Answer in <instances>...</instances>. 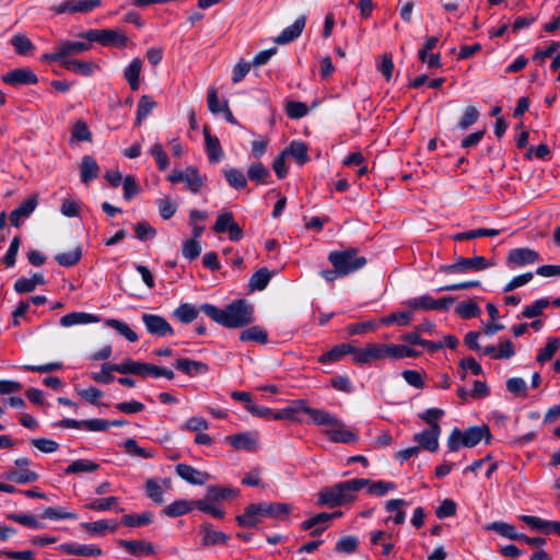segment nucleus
Returning a JSON list of instances; mask_svg holds the SVG:
<instances>
[{"label": "nucleus", "instance_id": "nucleus-28", "mask_svg": "<svg viewBox=\"0 0 560 560\" xmlns=\"http://www.w3.org/2000/svg\"><path fill=\"white\" fill-rule=\"evenodd\" d=\"M257 504L260 511V515H262V517L279 518L281 516L288 515L292 511V506L287 503L259 502Z\"/></svg>", "mask_w": 560, "mask_h": 560}, {"label": "nucleus", "instance_id": "nucleus-22", "mask_svg": "<svg viewBox=\"0 0 560 560\" xmlns=\"http://www.w3.org/2000/svg\"><path fill=\"white\" fill-rule=\"evenodd\" d=\"M262 515H260V511L257 503H252L245 508V511L243 514L237 515L235 517V521L238 526L244 528H255L258 527L260 524V518Z\"/></svg>", "mask_w": 560, "mask_h": 560}, {"label": "nucleus", "instance_id": "nucleus-59", "mask_svg": "<svg viewBox=\"0 0 560 560\" xmlns=\"http://www.w3.org/2000/svg\"><path fill=\"white\" fill-rule=\"evenodd\" d=\"M81 256V248L77 247L73 250L56 255L55 259L62 267H72L79 262Z\"/></svg>", "mask_w": 560, "mask_h": 560}, {"label": "nucleus", "instance_id": "nucleus-30", "mask_svg": "<svg viewBox=\"0 0 560 560\" xmlns=\"http://www.w3.org/2000/svg\"><path fill=\"white\" fill-rule=\"evenodd\" d=\"M174 365L177 370L189 376L205 374L209 371L208 364L189 359H178Z\"/></svg>", "mask_w": 560, "mask_h": 560}, {"label": "nucleus", "instance_id": "nucleus-7", "mask_svg": "<svg viewBox=\"0 0 560 560\" xmlns=\"http://www.w3.org/2000/svg\"><path fill=\"white\" fill-rule=\"evenodd\" d=\"M80 38L85 40L96 42L102 46H116L119 48H124L127 46L128 37L118 30L113 28H104V30H89L79 34Z\"/></svg>", "mask_w": 560, "mask_h": 560}, {"label": "nucleus", "instance_id": "nucleus-41", "mask_svg": "<svg viewBox=\"0 0 560 560\" xmlns=\"http://www.w3.org/2000/svg\"><path fill=\"white\" fill-rule=\"evenodd\" d=\"M240 340L244 342L254 341L266 345L268 342V332L260 326H250L241 332Z\"/></svg>", "mask_w": 560, "mask_h": 560}, {"label": "nucleus", "instance_id": "nucleus-19", "mask_svg": "<svg viewBox=\"0 0 560 560\" xmlns=\"http://www.w3.org/2000/svg\"><path fill=\"white\" fill-rule=\"evenodd\" d=\"M58 49L61 56V63H63V60L71 59V56L81 55L84 51H88L91 49L92 44L91 42H74V40H62L58 44Z\"/></svg>", "mask_w": 560, "mask_h": 560}, {"label": "nucleus", "instance_id": "nucleus-50", "mask_svg": "<svg viewBox=\"0 0 560 560\" xmlns=\"http://www.w3.org/2000/svg\"><path fill=\"white\" fill-rule=\"evenodd\" d=\"M115 366H120V363H104L100 372L91 373V378L100 384H110L115 380L113 372H117Z\"/></svg>", "mask_w": 560, "mask_h": 560}, {"label": "nucleus", "instance_id": "nucleus-60", "mask_svg": "<svg viewBox=\"0 0 560 560\" xmlns=\"http://www.w3.org/2000/svg\"><path fill=\"white\" fill-rule=\"evenodd\" d=\"M71 138L77 141H91L92 133L89 129L88 124L84 120H78L74 122L71 129Z\"/></svg>", "mask_w": 560, "mask_h": 560}, {"label": "nucleus", "instance_id": "nucleus-14", "mask_svg": "<svg viewBox=\"0 0 560 560\" xmlns=\"http://www.w3.org/2000/svg\"><path fill=\"white\" fill-rule=\"evenodd\" d=\"M441 434V427L434 425L433 428H428L422 432L416 433L413 435V441L418 443L419 450H427L429 452L435 453L439 450V436Z\"/></svg>", "mask_w": 560, "mask_h": 560}, {"label": "nucleus", "instance_id": "nucleus-52", "mask_svg": "<svg viewBox=\"0 0 560 560\" xmlns=\"http://www.w3.org/2000/svg\"><path fill=\"white\" fill-rule=\"evenodd\" d=\"M307 150L308 148L304 142L292 141L283 152H285V155H292L300 165H303L308 161Z\"/></svg>", "mask_w": 560, "mask_h": 560}, {"label": "nucleus", "instance_id": "nucleus-63", "mask_svg": "<svg viewBox=\"0 0 560 560\" xmlns=\"http://www.w3.org/2000/svg\"><path fill=\"white\" fill-rule=\"evenodd\" d=\"M136 237L140 241H148L156 235V230L147 221H140L133 226Z\"/></svg>", "mask_w": 560, "mask_h": 560}, {"label": "nucleus", "instance_id": "nucleus-53", "mask_svg": "<svg viewBox=\"0 0 560 560\" xmlns=\"http://www.w3.org/2000/svg\"><path fill=\"white\" fill-rule=\"evenodd\" d=\"M408 503L402 499H392L388 500L385 504V509L387 512H395V516L393 521L397 525H401L405 523L406 514L402 511V506H406Z\"/></svg>", "mask_w": 560, "mask_h": 560}, {"label": "nucleus", "instance_id": "nucleus-18", "mask_svg": "<svg viewBox=\"0 0 560 560\" xmlns=\"http://www.w3.org/2000/svg\"><path fill=\"white\" fill-rule=\"evenodd\" d=\"M59 550L67 555L80 556V557H100L103 555V550L94 545H80L75 542L61 544L58 547Z\"/></svg>", "mask_w": 560, "mask_h": 560}, {"label": "nucleus", "instance_id": "nucleus-10", "mask_svg": "<svg viewBox=\"0 0 560 560\" xmlns=\"http://www.w3.org/2000/svg\"><path fill=\"white\" fill-rule=\"evenodd\" d=\"M353 361L359 364H368L386 358V343H370L365 348L353 347Z\"/></svg>", "mask_w": 560, "mask_h": 560}, {"label": "nucleus", "instance_id": "nucleus-20", "mask_svg": "<svg viewBox=\"0 0 560 560\" xmlns=\"http://www.w3.org/2000/svg\"><path fill=\"white\" fill-rule=\"evenodd\" d=\"M306 24V16H299L293 24L285 27L276 38L275 42L280 45L289 44L296 39L303 32Z\"/></svg>", "mask_w": 560, "mask_h": 560}, {"label": "nucleus", "instance_id": "nucleus-27", "mask_svg": "<svg viewBox=\"0 0 560 560\" xmlns=\"http://www.w3.org/2000/svg\"><path fill=\"white\" fill-rule=\"evenodd\" d=\"M206 151L211 163H218L223 158V150L219 139L212 136L208 127L203 128Z\"/></svg>", "mask_w": 560, "mask_h": 560}, {"label": "nucleus", "instance_id": "nucleus-46", "mask_svg": "<svg viewBox=\"0 0 560 560\" xmlns=\"http://www.w3.org/2000/svg\"><path fill=\"white\" fill-rule=\"evenodd\" d=\"M100 465L89 459H77L72 462L66 469V475H74L82 472H94L98 470Z\"/></svg>", "mask_w": 560, "mask_h": 560}, {"label": "nucleus", "instance_id": "nucleus-55", "mask_svg": "<svg viewBox=\"0 0 560 560\" xmlns=\"http://www.w3.org/2000/svg\"><path fill=\"white\" fill-rule=\"evenodd\" d=\"M11 45L20 56H26L35 48L34 44L23 34H16L11 38Z\"/></svg>", "mask_w": 560, "mask_h": 560}, {"label": "nucleus", "instance_id": "nucleus-4", "mask_svg": "<svg viewBox=\"0 0 560 560\" xmlns=\"http://www.w3.org/2000/svg\"><path fill=\"white\" fill-rule=\"evenodd\" d=\"M328 261L332 267L338 268L345 277L362 269L368 262L364 256L359 255V249L355 247L331 250L328 254Z\"/></svg>", "mask_w": 560, "mask_h": 560}, {"label": "nucleus", "instance_id": "nucleus-56", "mask_svg": "<svg viewBox=\"0 0 560 560\" xmlns=\"http://www.w3.org/2000/svg\"><path fill=\"white\" fill-rule=\"evenodd\" d=\"M560 347V339L557 337H551L548 339L547 345L539 350L536 360L539 363H545L552 359L555 353L558 351Z\"/></svg>", "mask_w": 560, "mask_h": 560}, {"label": "nucleus", "instance_id": "nucleus-38", "mask_svg": "<svg viewBox=\"0 0 560 560\" xmlns=\"http://www.w3.org/2000/svg\"><path fill=\"white\" fill-rule=\"evenodd\" d=\"M342 513L340 511H337V512H334V513H327V512H322L319 514H316L315 516L311 517V518H307L305 521L302 522L301 524V528L303 530H310L316 526H324L326 525V527L328 526V523L336 518V517H339Z\"/></svg>", "mask_w": 560, "mask_h": 560}, {"label": "nucleus", "instance_id": "nucleus-21", "mask_svg": "<svg viewBox=\"0 0 560 560\" xmlns=\"http://www.w3.org/2000/svg\"><path fill=\"white\" fill-rule=\"evenodd\" d=\"M538 260H540L539 254L530 248H514L508 256V262L515 266H525Z\"/></svg>", "mask_w": 560, "mask_h": 560}, {"label": "nucleus", "instance_id": "nucleus-24", "mask_svg": "<svg viewBox=\"0 0 560 560\" xmlns=\"http://www.w3.org/2000/svg\"><path fill=\"white\" fill-rule=\"evenodd\" d=\"M119 546L136 557H145L153 555L154 547L151 542L144 540H119Z\"/></svg>", "mask_w": 560, "mask_h": 560}, {"label": "nucleus", "instance_id": "nucleus-23", "mask_svg": "<svg viewBox=\"0 0 560 560\" xmlns=\"http://www.w3.org/2000/svg\"><path fill=\"white\" fill-rule=\"evenodd\" d=\"M100 175V166L91 155H84L80 165V179L83 184H90Z\"/></svg>", "mask_w": 560, "mask_h": 560}, {"label": "nucleus", "instance_id": "nucleus-42", "mask_svg": "<svg viewBox=\"0 0 560 560\" xmlns=\"http://www.w3.org/2000/svg\"><path fill=\"white\" fill-rule=\"evenodd\" d=\"M222 172H223V175H224L228 184L232 188H234L236 190H241L247 186V178L241 170L230 167V168L223 170Z\"/></svg>", "mask_w": 560, "mask_h": 560}, {"label": "nucleus", "instance_id": "nucleus-15", "mask_svg": "<svg viewBox=\"0 0 560 560\" xmlns=\"http://www.w3.org/2000/svg\"><path fill=\"white\" fill-rule=\"evenodd\" d=\"M225 442L231 444L236 450L255 452L258 446V434L255 432L232 434L225 438Z\"/></svg>", "mask_w": 560, "mask_h": 560}, {"label": "nucleus", "instance_id": "nucleus-3", "mask_svg": "<svg viewBox=\"0 0 560 560\" xmlns=\"http://www.w3.org/2000/svg\"><path fill=\"white\" fill-rule=\"evenodd\" d=\"M491 439L492 434L486 424L469 427L465 431L455 428L448 435L447 447L451 452H457L460 446L475 447L482 440L489 444Z\"/></svg>", "mask_w": 560, "mask_h": 560}, {"label": "nucleus", "instance_id": "nucleus-58", "mask_svg": "<svg viewBox=\"0 0 560 560\" xmlns=\"http://www.w3.org/2000/svg\"><path fill=\"white\" fill-rule=\"evenodd\" d=\"M456 313L465 319H470L477 317L481 313V311L475 301L468 300L460 302L456 306Z\"/></svg>", "mask_w": 560, "mask_h": 560}, {"label": "nucleus", "instance_id": "nucleus-51", "mask_svg": "<svg viewBox=\"0 0 560 560\" xmlns=\"http://www.w3.org/2000/svg\"><path fill=\"white\" fill-rule=\"evenodd\" d=\"M153 522L152 512H143L142 514H126L121 518V523L127 527H140L149 525Z\"/></svg>", "mask_w": 560, "mask_h": 560}, {"label": "nucleus", "instance_id": "nucleus-61", "mask_svg": "<svg viewBox=\"0 0 560 560\" xmlns=\"http://www.w3.org/2000/svg\"><path fill=\"white\" fill-rule=\"evenodd\" d=\"M359 540L354 536H343L337 542L335 550L339 553H353L357 551Z\"/></svg>", "mask_w": 560, "mask_h": 560}, {"label": "nucleus", "instance_id": "nucleus-36", "mask_svg": "<svg viewBox=\"0 0 560 560\" xmlns=\"http://www.w3.org/2000/svg\"><path fill=\"white\" fill-rule=\"evenodd\" d=\"M353 346L349 343H340L335 346L331 350L323 353L318 361L320 363H330L341 360L346 354H352Z\"/></svg>", "mask_w": 560, "mask_h": 560}, {"label": "nucleus", "instance_id": "nucleus-44", "mask_svg": "<svg viewBox=\"0 0 560 560\" xmlns=\"http://www.w3.org/2000/svg\"><path fill=\"white\" fill-rule=\"evenodd\" d=\"M271 277H272V275L268 270V268H266V267L260 268L250 277V279L248 281L249 289L252 291L264 290L268 285Z\"/></svg>", "mask_w": 560, "mask_h": 560}, {"label": "nucleus", "instance_id": "nucleus-13", "mask_svg": "<svg viewBox=\"0 0 560 560\" xmlns=\"http://www.w3.org/2000/svg\"><path fill=\"white\" fill-rule=\"evenodd\" d=\"M1 80L12 86L33 85L38 82L35 72L30 68H16L1 77Z\"/></svg>", "mask_w": 560, "mask_h": 560}, {"label": "nucleus", "instance_id": "nucleus-43", "mask_svg": "<svg viewBox=\"0 0 560 560\" xmlns=\"http://www.w3.org/2000/svg\"><path fill=\"white\" fill-rule=\"evenodd\" d=\"M194 506H195L194 503H191L187 500L180 499V500H176V501L172 502L171 504H168L163 510V514L168 517H178V516L189 513Z\"/></svg>", "mask_w": 560, "mask_h": 560}, {"label": "nucleus", "instance_id": "nucleus-8", "mask_svg": "<svg viewBox=\"0 0 560 560\" xmlns=\"http://www.w3.org/2000/svg\"><path fill=\"white\" fill-rule=\"evenodd\" d=\"M167 179L173 184L184 182L186 188L192 194L200 192L206 182V177L201 176L195 166H188L185 171H173Z\"/></svg>", "mask_w": 560, "mask_h": 560}, {"label": "nucleus", "instance_id": "nucleus-5", "mask_svg": "<svg viewBox=\"0 0 560 560\" xmlns=\"http://www.w3.org/2000/svg\"><path fill=\"white\" fill-rule=\"evenodd\" d=\"M317 425L326 427L324 434L328 436L332 443L352 444L359 440L358 432L348 429L346 423L326 411Z\"/></svg>", "mask_w": 560, "mask_h": 560}, {"label": "nucleus", "instance_id": "nucleus-12", "mask_svg": "<svg viewBox=\"0 0 560 560\" xmlns=\"http://www.w3.org/2000/svg\"><path fill=\"white\" fill-rule=\"evenodd\" d=\"M102 0H66L58 5H55L52 10L57 14L63 13H88L93 11L95 8L101 7Z\"/></svg>", "mask_w": 560, "mask_h": 560}, {"label": "nucleus", "instance_id": "nucleus-54", "mask_svg": "<svg viewBox=\"0 0 560 560\" xmlns=\"http://www.w3.org/2000/svg\"><path fill=\"white\" fill-rule=\"evenodd\" d=\"M106 326L117 330L119 335L125 337L130 342L138 341V335L124 322L115 318H109L105 322Z\"/></svg>", "mask_w": 560, "mask_h": 560}, {"label": "nucleus", "instance_id": "nucleus-34", "mask_svg": "<svg viewBox=\"0 0 560 560\" xmlns=\"http://www.w3.org/2000/svg\"><path fill=\"white\" fill-rule=\"evenodd\" d=\"M67 70L73 71L78 74L89 77L92 75L97 66L93 61H85L79 59H67L61 63Z\"/></svg>", "mask_w": 560, "mask_h": 560}, {"label": "nucleus", "instance_id": "nucleus-45", "mask_svg": "<svg viewBox=\"0 0 560 560\" xmlns=\"http://www.w3.org/2000/svg\"><path fill=\"white\" fill-rule=\"evenodd\" d=\"M248 178L257 184H268L270 178L269 170L262 163H253L247 170Z\"/></svg>", "mask_w": 560, "mask_h": 560}, {"label": "nucleus", "instance_id": "nucleus-2", "mask_svg": "<svg viewBox=\"0 0 560 560\" xmlns=\"http://www.w3.org/2000/svg\"><path fill=\"white\" fill-rule=\"evenodd\" d=\"M369 483V479H351L338 482L330 487H324L318 492L317 504L337 508L352 502L357 492Z\"/></svg>", "mask_w": 560, "mask_h": 560}, {"label": "nucleus", "instance_id": "nucleus-64", "mask_svg": "<svg viewBox=\"0 0 560 560\" xmlns=\"http://www.w3.org/2000/svg\"><path fill=\"white\" fill-rule=\"evenodd\" d=\"M479 112L475 106H468L465 108L464 115L459 119L457 127L460 130H466L472 126L479 118Z\"/></svg>", "mask_w": 560, "mask_h": 560}, {"label": "nucleus", "instance_id": "nucleus-9", "mask_svg": "<svg viewBox=\"0 0 560 560\" xmlns=\"http://www.w3.org/2000/svg\"><path fill=\"white\" fill-rule=\"evenodd\" d=\"M213 232L215 233H225L229 232V238L232 242H237L243 238L244 233L243 229L238 223L234 221V215L232 212H224L217 218L215 223L212 226Z\"/></svg>", "mask_w": 560, "mask_h": 560}, {"label": "nucleus", "instance_id": "nucleus-1", "mask_svg": "<svg viewBox=\"0 0 560 560\" xmlns=\"http://www.w3.org/2000/svg\"><path fill=\"white\" fill-rule=\"evenodd\" d=\"M200 311L226 328L245 327L254 322V307L245 300H236L224 310L212 304H202Z\"/></svg>", "mask_w": 560, "mask_h": 560}, {"label": "nucleus", "instance_id": "nucleus-40", "mask_svg": "<svg viewBox=\"0 0 560 560\" xmlns=\"http://www.w3.org/2000/svg\"><path fill=\"white\" fill-rule=\"evenodd\" d=\"M80 527L90 535L104 536L107 532L114 533L117 528V525H110L108 521L100 520L96 522L81 523Z\"/></svg>", "mask_w": 560, "mask_h": 560}, {"label": "nucleus", "instance_id": "nucleus-35", "mask_svg": "<svg viewBox=\"0 0 560 560\" xmlns=\"http://www.w3.org/2000/svg\"><path fill=\"white\" fill-rule=\"evenodd\" d=\"M487 530H493L502 537L509 538L511 540L521 541L523 538L522 533H517L515 526L508 524L505 522H493L486 526Z\"/></svg>", "mask_w": 560, "mask_h": 560}, {"label": "nucleus", "instance_id": "nucleus-6", "mask_svg": "<svg viewBox=\"0 0 560 560\" xmlns=\"http://www.w3.org/2000/svg\"><path fill=\"white\" fill-rule=\"evenodd\" d=\"M120 374H133L141 377H166L167 380L174 378V372L170 369L161 368L151 363H144L127 359L120 363V366H115Z\"/></svg>", "mask_w": 560, "mask_h": 560}, {"label": "nucleus", "instance_id": "nucleus-62", "mask_svg": "<svg viewBox=\"0 0 560 560\" xmlns=\"http://www.w3.org/2000/svg\"><path fill=\"white\" fill-rule=\"evenodd\" d=\"M366 486L369 487L368 492L370 494L378 495V497H383L388 491L396 489V485L394 482L384 481V480H378V481L369 480V483Z\"/></svg>", "mask_w": 560, "mask_h": 560}, {"label": "nucleus", "instance_id": "nucleus-57", "mask_svg": "<svg viewBox=\"0 0 560 560\" xmlns=\"http://www.w3.org/2000/svg\"><path fill=\"white\" fill-rule=\"evenodd\" d=\"M147 495L156 504H163V488L155 479H147L144 483Z\"/></svg>", "mask_w": 560, "mask_h": 560}, {"label": "nucleus", "instance_id": "nucleus-11", "mask_svg": "<svg viewBox=\"0 0 560 560\" xmlns=\"http://www.w3.org/2000/svg\"><path fill=\"white\" fill-rule=\"evenodd\" d=\"M141 319L150 335L156 337L173 336L174 329L170 323L162 316L155 314H143Z\"/></svg>", "mask_w": 560, "mask_h": 560}, {"label": "nucleus", "instance_id": "nucleus-31", "mask_svg": "<svg viewBox=\"0 0 560 560\" xmlns=\"http://www.w3.org/2000/svg\"><path fill=\"white\" fill-rule=\"evenodd\" d=\"M142 65L143 62L140 58H135L124 70V77L127 80L131 91L133 92L138 91L140 88V73Z\"/></svg>", "mask_w": 560, "mask_h": 560}, {"label": "nucleus", "instance_id": "nucleus-17", "mask_svg": "<svg viewBox=\"0 0 560 560\" xmlns=\"http://www.w3.org/2000/svg\"><path fill=\"white\" fill-rule=\"evenodd\" d=\"M202 534L201 545L203 547H211L217 545H226L230 536L223 532L215 530L211 523H203L200 527Z\"/></svg>", "mask_w": 560, "mask_h": 560}, {"label": "nucleus", "instance_id": "nucleus-37", "mask_svg": "<svg viewBox=\"0 0 560 560\" xmlns=\"http://www.w3.org/2000/svg\"><path fill=\"white\" fill-rule=\"evenodd\" d=\"M421 352L407 345H392L386 343V358L402 359V358H418Z\"/></svg>", "mask_w": 560, "mask_h": 560}, {"label": "nucleus", "instance_id": "nucleus-25", "mask_svg": "<svg viewBox=\"0 0 560 560\" xmlns=\"http://www.w3.org/2000/svg\"><path fill=\"white\" fill-rule=\"evenodd\" d=\"M393 534L385 530H373L370 534V540L372 546H381L382 555L385 557H389L393 555L394 544L392 541Z\"/></svg>", "mask_w": 560, "mask_h": 560}, {"label": "nucleus", "instance_id": "nucleus-29", "mask_svg": "<svg viewBox=\"0 0 560 560\" xmlns=\"http://www.w3.org/2000/svg\"><path fill=\"white\" fill-rule=\"evenodd\" d=\"M289 407L290 409H292V415L294 418L296 413L304 412L311 417L312 421L316 425L318 424V422H320V419L323 418V416H325L326 412V410L324 409L310 407L307 401L304 399L294 400L289 405Z\"/></svg>", "mask_w": 560, "mask_h": 560}, {"label": "nucleus", "instance_id": "nucleus-16", "mask_svg": "<svg viewBox=\"0 0 560 560\" xmlns=\"http://www.w3.org/2000/svg\"><path fill=\"white\" fill-rule=\"evenodd\" d=\"M175 471L182 479L191 485H205L210 478L208 472L200 471L188 464L176 465Z\"/></svg>", "mask_w": 560, "mask_h": 560}, {"label": "nucleus", "instance_id": "nucleus-48", "mask_svg": "<svg viewBox=\"0 0 560 560\" xmlns=\"http://www.w3.org/2000/svg\"><path fill=\"white\" fill-rule=\"evenodd\" d=\"M155 107L156 102L150 95H142L138 102L136 125L139 126Z\"/></svg>", "mask_w": 560, "mask_h": 560}, {"label": "nucleus", "instance_id": "nucleus-39", "mask_svg": "<svg viewBox=\"0 0 560 560\" xmlns=\"http://www.w3.org/2000/svg\"><path fill=\"white\" fill-rule=\"evenodd\" d=\"M240 494L237 489L220 486H209L207 488V500L210 501H224L231 498H236Z\"/></svg>", "mask_w": 560, "mask_h": 560}, {"label": "nucleus", "instance_id": "nucleus-47", "mask_svg": "<svg viewBox=\"0 0 560 560\" xmlns=\"http://www.w3.org/2000/svg\"><path fill=\"white\" fill-rule=\"evenodd\" d=\"M521 520L532 528L542 532L545 534H549L550 532L555 533V525L556 523H558L557 521H545L537 516L530 515H522Z\"/></svg>", "mask_w": 560, "mask_h": 560}, {"label": "nucleus", "instance_id": "nucleus-32", "mask_svg": "<svg viewBox=\"0 0 560 560\" xmlns=\"http://www.w3.org/2000/svg\"><path fill=\"white\" fill-rule=\"evenodd\" d=\"M98 320L100 318L96 315L84 312H73L62 316L60 318V325L63 327H70L74 325L97 323Z\"/></svg>", "mask_w": 560, "mask_h": 560}, {"label": "nucleus", "instance_id": "nucleus-49", "mask_svg": "<svg viewBox=\"0 0 560 560\" xmlns=\"http://www.w3.org/2000/svg\"><path fill=\"white\" fill-rule=\"evenodd\" d=\"M198 310L189 303L180 304L173 313L174 317L183 324H189L198 317Z\"/></svg>", "mask_w": 560, "mask_h": 560}, {"label": "nucleus", "instance_id": "nucleus-33", "mask_svg": "<svg viewBox=\"0 0 560 560\" xmlns=\"http://www.w3.org/2000/svg\"><path fill=\"white\" fill-rule=\"evenodd\" d=\"M459 272H465L467 270L480 271L485 270L491 266L492 262L488 261L483 256H475L471 258H457Z\"/></svg>", "mask_w": 560, "mask_h": 560}, {"label": "nucleus", "instance_id": "nucleus-26", "mask_svg": "<svg viewBox=\"0 0 560 560\" xmlns=\"http://www.w3.org/2000/svg\"><path fill=\"white\" fill-rule=\"evenodd\" d=\"M37 206V197L31 196L28 197L21 206L14 209L10 213V222L13 226L19 228L22 218L28 217Z\"/></svg>", "mask_w": 560, "mask_h": 560}]
</instances>
